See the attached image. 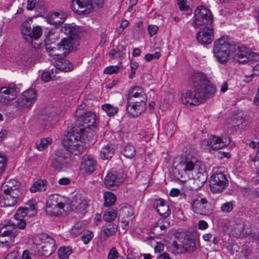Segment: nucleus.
<instances>
[{"label":"nucleus","instance_id":"f257e3e1","mask_svg":"<svg viewBox=\"0 0 259 259\" xmlns=\"http://www.w3.org/2000/svg\"><path fill=\"white\" fill-rule=\"evenodd\" d=\"M213 52L217 60L222 64L228 61L230 54L233 56L234 60L239 63L251 64L259 60L257 53L252 52L244 46L230 44L225 36L214 41Z\"/></svg>","mask_w":259,"mask_h":259},{"label":"nucleus","instance_id":"f03ea898","mask_svg":"<svg viewBox=\"0 0 259 259\" xmlns=\"http://www.w3.org/2000/svg\"><path fill=\"white\" fill-rule=\"evenodd\" d=\"M192 79L194 90L187 91L182 95L181 101L183 104L187 106L199 105L214 95L215 88L203 73L194 72Z\"/></svg>","mask_w":259,"mask_h":259},{"label":"nucleus","instance_id":"7ed1b4c3","mask_svg":"<svg viewBox=\"0 0 259 259\" xmlns=\"http://www.w3.org/2000/svg\"><path fill=\"white\" fill-rule=\"evenodd\" d=\"M174 165L175 177L178 179L182 181H186L187 179L193 180L196 185L195 189L203 186L206 179L203 174L199 172L200 166L196 158L190 155L178 157L175 160Z\"/></svg>","mask_w":259,"mask_h":259},{"label":"nucleus","instance_id":"20e7f679","mask_svg":"<svg viewBox=\"0 0 259 259\" xmlns=\"http://www.w3.org/2000/svg\"><path fill=\"white\" fill-rule=\"evenodd\" d=\"M32 21L31 20L24 22L21 26L22 34L24 38L33 47V49L26 52L22 57L21 62L24 65H33L37 61L38 51L42 47V43L39 39L42 33L40 26H33L31 28Z\"/></svg>","mask_w":259,"mask_h":259},{"label":"nucleus","instance_id":"39448f33","mask_svg":"<svg viewBox=\"0 0 259 259\" xmlns=\"http://www.w3.org/2000/svg\"><path fill=\"white\" fill-rule=\"evenodd\" d=\"M91 138L85 133L76 126L70 128L65 134L62 144L68 151L72 154L77 155L83 152Z\"/></svg>","mask_w":259,"mask_h":259},{"label":"nucleus","instance_id":"423d86ee","mask_svg":"<svg viewBox=\"0 0 259 259\" xmlns=\"http://www.w3.org/2000/svg\"><path fill=\"white\" fill-rule=\"evenodd\" d=\"M81 105L79 106L76 111V116L80 118V123L79 126H76L80 129L82 132H84L85 135L91 138V135L94 133L97 124L96 116L92 112H88L83 114L81 112Z\"/></svg>","mask_w":259,"mask_h":259},{"label":"nucleus","instance_id":"0eeeda50","mask_svg":"<svg viewBox=\"0 0 259 259\" xmlns=\"http://www.w3.org/2000/svg\"><path fill=\"white\" fill-rule=\"evenodd\" d=\"M212 14L211 11L204 6L198 7L195 11L194 19L192 22L194 27L212 26Z\"/></svg>","mask_w":259,"mask_h":259},{"label":"nucleus","instance_id":"6e6552de","mask_svg":"<svg viewBox=\"0 0 259 259\" xmlns=\"http://www.w3.org/2000/svg\"><path fill=\"white\" fill-rule=\"evenodd\" d=\"M176 237L181 243V244H178L176 242L172 243L178 253L192 252L196 249V241L192 238L190 234L185 233H178L176 234Z\"/></svg>","mask_w":259,"mask_h":259},{"label":"nucleus","instance_id":"1a4fd4ad","mask_svg":"<svg viewBox=\"0 0 259 259\" xmlns=\"http://www.w3.org/2000/svg\"><path fill=\"white\" fill-rule=\"evenodd\" d=\"M35 240L36 242L39 241L41 242V249L38 251L39 256H49L56 249L55 240L46 234L37 235Z\"/></svg>","mask_w":259,"mask_h":259},{"label":"nucleus","instance_id":"9d476101","mask_svg":"<svg viewBox=\"0 0 259 259\" xmlns=\"http://www.w3.org/2000/svg\"><path fill=\"white\" fill-rule=\"evenodd\" d=\"M191 208L194 213L201 215L208 216L213 212L211 203L204 197H198L193 200Z\"/></svg>","mask_w":259,"mask_h":259},{"label":"nucleus","instance_id":"9b49d317","mask_svg":"<svg viewBox=\"0 0 259 259\" xmlns=\"http://www.w3.org/2000/svg\"><path fill=\"white\" fill-rule=\"evenodd\" d=\"M72 159L70 154L64 151H58L55 157L52 159L51 166L57 171L71 165Z\"/></svg>","mask_w":259,"mask_h":259},{"label":"nucleus","instance_id":"f8f14e48","mask_svg":"<svg viewBox=\"0 0 259 259\" xmlns=\"http://www.w3.org/2000/svg\"><path fill=\"white\" fill-rule=\"evenodd\" d=\"M210 187L212 192L220 193L222 192L228 184L226 176L221 171H216L211 176Z\"/></svg>","mask_w":259,"mask_h":259},{"label":"nucleus","instance_id":"ddd939ff","mask_svg":"<svg viewBox=\"0 0 259 259\" xmlns=\"http://www.w3.org/2000/svg\"><path fill=\"white\" fill-rule=\"evenodd\" d=\"M124 177L123 172L120 171H112L107 174L104 179V184L109 189L116 190L123 182Z\"/></svg>","mask_w":259,"mask_h":259},{"label":"nucleus","instance_id":"4468645a","mask_svg":"<svg viewBox=\"0 0 259 259\" xmlns=\"http://www.w3.org/2000/svg\"><path fill=\"white\" fill-rule=\"evenodd\" d=\"M49 33H50V32ZM52 36L53 34L47 35L45 42L42 44V47H40V49L44 52H46L49 56L54 57V59L56 60L63 58V54H61L59 51L58 44L56 45L52 42H49L53 39Z\"/></svg>","mask_w":259,"mask_h":259},{"label":"nucleus","instance_id":"2eb2a0df","mask_svg":"<svg viewBox=\"0 0 259 259\" xmlns=\"http://www.w3.org/2000/svg\"><path fill=\"white\" fill-rule=\"evenodd\" d=\"M22 192L21 190L6 192L0 196V207H10L14 206L20 197Z\"/></svg>","mask_w":259,"mask_h":259},{"label":"nucleus","instance_id":"dca6fc26","mask_svg":"<svg viewBox=\"0 0 259 259\" xmlns=\"http://www.w3.org/2000/svg\"><path fill=\"white\" fill-rule=\"evenodd\" d=\"M71 7L78 15H87L93 10L92 0H73Z\"/></svg>","mask_w":259,"mask_h":259},{"label":"nucleus","instance_id":"f3484780","mask_svg":"<svg viewBox=\"0 0 259 259\" xmlns=\"http://www.w3.org/2000/svg\"><path fill=\"white\" fill-rule=\"evenodd\" d=\"M19 90L16 85L11 83L8 87H4L0 89V102L8 103L13 100L17 96Z\"/></svg>","mask_w":259,"mask_h":259},{"label":"nucleus","instance_id":"a211bd4d","mask_svg":"<svg viewBox=\"0 0 259 259\" xmlns=\"http://www.w3.org/2000/svg\"><path fill=\"white\" fill-rule=\"evenodd\" d=\"M213 28L212 26L203 27L196 35L198 42L203 45L210 44L213 39Z\"/></svg>","mask_w":259,"mask_h":259},{"label":"nucleus","instance_id":"6ab92c4d","mask_svg":"<svg viewBox=\"0 0 259 259\" xmlns=\"http://www.w3.org/2000/svg\"><path fill=\"white\" fill-rule=\"evenodd\" d=\"M88 204L86 200L80 195H76L71 202V209L77 213H82L86 209Z\"/></svg>","mask_w":259,"mask_h":259},{"label":"nucleus","instance_id":"aec40b11","mask_svg":"<svg viewBox=\"0 0 259 259\" xmlns=\"http://www.w3.org/2000/svg\"><path fill=\"white\" fill-rule=\"evenodd\" d=\"M230 143V139L228 137H221L215 136H210V144L211 149L217 150L227 147Z\"/></svg>","mask_w":259,"mask_h":259},{"label":"nucleus","instance_id":"412c9836","mask_svg":"<svg viewBox=\"0 0 259 259\" xmlns=\"http://www.w3.org/2000/svg\"><path fill=\"white\" fill-rule=\"evenodd\" d=\"M146 106L143 104H128L127 102L126 106V111L129 116L136 117L141 115L145 110Z\"/></svg>","mask_w":259,"mask_h":259},{"label":"nucleus","instance_id":"4be33fe9","mask_svg":"<svg viewBox=\"0 0 259 259\" xmlns=\"http://www.w3.org/2000/svg\"><path fill=\"white\" fill-rule=\"evenodd\" d=\"M61 31L65 33L70 41L79 33V28L70 24H65L61 27Z\"/></svg>","mask_w":259,"mask_h":259},{"label":"nucleus","instance_id":"5701e85b","mask_svg":"<svg viewBox=\"0 0 259 259\" xmlns=\"http://www.w3.org/2000/svg\"><path fill=\"white\" fill-rule=\"evenodd\" d=\"M96 162L91 156H87L83 157V160L81 163L82 169L85 172L91 174L96 169Z\"/></svg>","mask_w":259,"mask_h":259},{"label":"nucleus","instance_id":"b1692460","mask_svg":"<svg viewBox=\"0 0 259 259\" xmlns=\"http://www.w3.org/2000/svg\"><path fill=\"white\" fill-rule=\"evenodd\" d=\"M54 64L56 69L64 72L70 71L73 69V65L64 58L55 60Z\"/></svg>","mask_w":259,"mask_h":259},{"label":"nucleus","instance_id":"393cba45","mask_svg":"<svg viewBox=\"0 0 259 259\" xmlns=\"http://www.w3.org/2000/svg\"><path fill=\"white\" fill-rule=\"evenodd\" d=\"M156 211L160 215L164 218L168 217L170 214L169 206L165 203L163 199L157 200Z\"/></svg>","mask_w":259,"mask_h":259},{"label":"nucleus","instance_id":"a878e982","mask_svg":"<svg viewBox=\"0 0 259 259\" xmlns=\"http://www.w3.org/2000/svg\"><path fill=\"white\" fill-rule=\"evenodd\" d=\"M169 225L170 222L166 220H160L158 222L157 224L153 227L152 232L153 234L158 236L162 235Z\"/></svg>","mask_w":259,"mask_h":259},{"label":"nucleus","instance_id":"bb28decb","mask_svg":"<svg viewBox=\"0 0 259 259\" xmlns=\"http://www.w3.org/2000/svg\"><path fill=\"white\" fill-rule=\"evenodd\" d=\"M59 51L61 53L63 54V57L65 58L66 55L68 54L71 48H72V42L68 38H64L61 41L58 43Z\"/></svg>","mask_w":259,"mask_h":259},{"label":"nucleus","instance_id":"cd10ccee","mask_svg":"<svg viewBox=\"0 0 259 259\" xmlns=\"http://www.w3.org/2000/svg\"><path fill=\"white\" fill-rule=\"evenodd\" d=\"M144 95H146L142 88L139 87H135L130 90L126 97L127 101H130L131 99H135V98L140 97L142 100H143Z\"/></svg>","mask_w":259,"mask_h":259},{"label":"nucleus","instance_id":"c85d7f7f","mask_svg":"<svg viewBox=\"0 0 259 259\" xmlns=\"http://www.w3.org/2000/svg\"><path fill=\"white\" fill-rule=\"evenodd\" d=\"M64 204L60 202V204H56L46 207V213L50 216H57L61 214V210L63 209Z\"/></svg>","mask_w":259,"mask_h":259},{"label":"nucleus","instance_id":"c756f323","mask_svg":"<svg viewBox=\"0 0 259 259\" xmlns=\"http://www.w3.org/2000/svg\"><path fill=\"white\" fill-rule=\"evenodd\" d=\"M47 181L44 180H39L35 182L30 188V191L32 193L37 191H45L47 189Z\"/></svg>","mask_w":259,"mask_h":259},{"label":"nucleus","instance_id":"7c9ffc66","mask_svg":"<svg viewBox=\"0 0 259 259\" xmlns=\"http://www.w3.org/2000/svg\"><path fill=\"white\" fill-rule=\"evenodd\" d=\"M114 152L115 150L112 146L107 145L102 148L100 152L101 157L104 160L108 159L113 157Z\"/></svg>","mask_w":259,"mask_h":259},{"label":"nucleus","instance_id":"2f4dec72","mask_svg":"<svg viewBox=\"0 0 259 259\" xmlns=\"http://www.w3.org/2000/svg\"><path fill=\"white\" fill-rule=\"evenodd\" d=\"M102 229L105 235L108 237L116 233L117 231V227L113 223L108 222L103 226Z\"/></svg>","mask_w":259,"mask_h":259},{"label":"nucleus","instance_id":"473e14b6","mask_svg":"<svg viewBox=\"0 0 259 259\" xmlns=\"http://www.w3.org/2000/svg\"><path fill=\"white\" fill-rule=\"evenodd\" d=\"M136 148L133 145H127L123 147L121 150V153L126 157L131 158L136 154Z\"/></svg>","mask_w":259,"mask_h":259},{"label":"nucleus","instance_id":"72a5a7b5","mask_svg":"<svg viewBox=\"0 0 259 259\" xmlns=\"http://www.w3.org/2000/svg\"><path fill=\"white\" fill-rule=\"evenodd\" d=\"M20 183L15 180H10L6 182V185L3 186L4 188L7 187L4 189L6 192L14 191L15 190H20L19 189Z\"/></svg>","mask_w":259,"mask_h":259},{"label":"nucleus","instance_id":"f704fd0d","mask_svg":"<svg viewBox=\"0 0 259 259\" xmlns=\"http://www.w3.org/2000/svg\"><path fill=\"white\" fill-rule=\"evenodd\" d=\"M119 213L123 218H128L134 214V211L131 206L126 204L119 209Z\"/></svg>","mask_w":259,"mask_h":259},{"label":"nucleus","instance_id":"c9c22d12","mask_svg":"<svg viewBox=\"0 0 259 259\" xmlns=\"http://www.w3.org/2000/svg\"><path fill=\"white\" fill-rule=\"evenodd\" d=\"M66 16L65 14L59 12H54L51 15L52 20L51 23L54 24H60L62 23L65 20Z\"/></svg>","mask_w":259,"mask_h":259},{"label":"nucleus","instance_id":"e433bc0d","mask_svg":"<svg viewBox=\"0 0 259 259\" xmlns=\"http://www.w3.org/2000/svg\"><path fill=\"white\" fill-rule=\"evenodd\" d=\"M104 205L108 207L113 205L116 201L115 195L111 192H106L104 195Z\"/></svg>","mask_w":259,"mask_h":259},{"label":"nucleus","instance_id":"4c0bfd02","mask_svg":"<svg viewBox=\"0 0 259 259\" xmlns=\"http://www.w3.org/2000/svg\"><path fill=\"white\" fill-rule=\"evenodd\" d=\"M72 253V249L69 246L62 247L58 251V256L60 259H68Z\"/></svg>","mask_w":259,"mask_h":259},{"label":"nucleus","instance_id":"58836bf2","mask_svg":"<svg viewBox=\"0 0 259 259\" xmlns=\"http://www.w3.org/2000/svg\"><path fill=\"white\" fill-rule=\"evenodd\" d=\"M102 108L109 116H114L118 111V107L113 106L110 104L103 105Z\"/></svg>","mask_w":259,"mask_h":259},{"label":"nucleus","instance_id":"ea45409f","mask_svg":"<svg viewBox=\"0 0 259 259\" xmlns=\"http://www.w3.org/2000/svg\"><path fill=\"white\" fill-rule=\"evenodd\" d=\"M32 104L31 102H28L27 100L24 99L23 97L19 98L16 101V106L18 109L21 110L29 108Z\"/></svg>","mask_w":259,"mask_h":259},{"label":"nucleus","instance_id":"a19ab883","mask_svg":"<svg viewBox=\"0 0 259 259\" xmlns=\"http://www.w3.org/2000/svg\"><path fill=\"white\" fill-rule=\"evenodd\" d=\"M116 217V211L112 209H109L104 212L103 218L105 221L111 222L114 220Z\"/></svg>","mask_w":259,"mask_h":259},{"label":"nucleus","instance_id":"79ce46f5","mask_svg":"<svg viewBox=\"0 0 259 259\" xmlns=\"http://www.w3.org/2000/svg\"><path fill=\"white\" fill-rule=\"evenodd\" d=\"M22 97H24V99H25V100H27L29 102H31V104H32L36 97V91L34 89L28 90L23 93Z\"/></svg>","mask_w":259,"mask_h":259},{"label":"nucleus","instance_id":"37998d69","mask_svg":"<svg viewBox=\"0 0 259 259\" xmlns=\"http://www.w3.org/2000/svg\"><path fill=\"white\" fill-rule=\"evenodd\" d=\"M52 142V139L49 138H43L36 143V148L38 150L42 151L45 149V148H47Z\"/></svg>","mask_w":259,"mask_h":259},{"label":"nucleus","instance_id":"c03bdc74","mask_svg":"<svg viewBox=\"0 0 259 259\" xmlns=\"http://www.w3.org/2000/svg\"><path fill=\"white\" fill-rule=\"evenodd\" d=\"M177 130V126L173 122L168 123L165 127V134L168 137H171Z\"/></svg>","mask_w":259,"mask_h":259},{"label":"nucleus","instance_id":"a18cd8bd","mask_svg":"<svg viewBox=\"0 0 259 259\" xmlns=\"http://www.w3.org/2000/svg\"><path fill=\"white\" fill-rule=\"evenodd\" d=\"M29 212V209L28 207H21L19 208L14 217L16 219L19 220L20 218L24 219Z\"/></svg>","mask_w":259,"mask_h":259},{"label":"nucleus","instance_id":"49530a36","mask_svg":"<svg viewBox=\"0 0 259 259\" xmlns=\"http://www.w3.org/2000/svg\"><path fill=\"white\" fill-rule=\"evenodd\" d=\"M234 206L233 202H227L222 205L221 209L223 212H230L233 209Z\"/></svg>","mask_w":259,"mask_h":259},{"label":"nucleus","instance_id":"de8ad7c7","mask_svg":"<svg viewBox=\"0 0 259 259\" xmlns=\"http://www.w3.org/2000/svg\"><path fill=\"white\" fill-rule=\"evenodd\" d=\"M61 202L59 201V198L57 195L51 196L47 200L46 207L50 206L56 204H60Z\"/></svg>","mask_w":259,"mask_h":259},{"label":"nucleus","instance_id":"09e8293b","mask_svg":"<svg viewBox=\"0 0 259 259\" xmlns=\"http://www.w3.org/2000/svg\"><path fill=\"white\" fill-rule=\"evenodd\" d=\"M143 98H144L143 100H142L140 97L135 98V99H131L130 100V101H127V102L128 104H138L139 105L142 103L144 105L146 106L147 102L146 95H144V97Z\"/></svg>","mask_w":259,"mask_h":259},{"label":"nucleus","instance_id":"8fccbe9b","mask_svg":"<svg viewBox=\"0 0 259 259\" xmlns=\"http://www.w3.org/2000/svg\"><path fill=\"white\" fill-rule=\"evenodd\" d=\"M119 69L118 66H109L105 68L104 73L108 74H112L117 73Z\"/></svg>","mask_w":259,"mask_h":259},{"label":"nucleus","instance_id":"3c124183","mask_svg":"<svg viewBox=\"0 0 259 259\" xmlns=\"http://www.w3.org/2000/svg\"><path fill=\"white\" fill-rule=\"evenodd\" d=\"M83 230L80 223H77L72 228V233L75 235L80 234Z\"/></svg>","mask_w":259,"mask_h":259},{"label":"nucleus","instance_id":"603ef678","mask_svg":"<svg viewBox=\"0 0 259 259\" xmlns=\"http://www.w3.org/2000/svg\"><path fill=\"white\" fill-rule=\"evenodd\" d=\"M6 166V158L5 156L0 155V176L4 172Z\"/></svg>","mask_w":259,"mask_h":259},{"label":"nucleus","instance_id":"864d4df0","mask_svg":"<svg viewBox=\"0 0 259 259\" xmlns=\"http://www.w3.org/2000/svg\"><path fill=\"white\" fill-rule=\"evenodd\" d=\"M119 253L115 247H112L108 255V259H115L118 257Z\"/></svg>","mask_w":259,"mask_h":259},{"label":"nucleus","instance_id":"5fc2aeb1","mask_svg":"<svg viewBox=\"0 0 259 259\" xmlns=\"http://www.w3.org/2000/svg\"><path fill=\"white\" fill-rule=\"evenodd\" d=\"M158 30V27L156 25H149L148 27V33L151 37L155 35Z\"/></svg>","mask_w":259,"mask_h":259},{"label":"nucleus","instance_id":"6e6d98bb","mask_svg":"<svg viewBox=\"0 0 259 259\" xmlns=\"http://www.w3.org/2000/svg\"><path fill=\"white\" fill-rule=\"evenodd\" d=\"M185 0H178V4L181 11H187L189 8L186 4Z\"/></svg>","mask_w":259,"mask_h":259},{"label":"nucleus","instance_id":"4d7b16f0","mask_svg":"<svg viewBox=\"0 0 259 259\" xmlns=\"http://www.w3.org/2000/svg\"><path fill=\"white\" fill-rule=\"evenodd\" d=\"M200 146L202 148L205 150H211V147L210 144V141L205 139L201 141Z\"/></svg>","mask_w":259,"mask_h":259},{"label":"nucleus","instance_id":"13d9d810","mask_svg":"<svg viewBox=\"0 0 259 259\" xmlns=\"http://www.w3.org/2000/svg\"><path fill=\"white\" fill-rule=\"evenodd\" d=\"M249 238L252 241L259 243V232L251 233L249 236Z\"/></svg>","mask_w":259,"mask_h":259},{"label":"nucleus","instance_id":"bf43d9fd","mask_svg":"<svg viewBox=\"0 0 259 259\" xmlns=\"http://www.w3.org/2000/svg\"><path fill=\"white\" fill-rule=\"evenodd\" d=\"M41 78L45 82H48L52 79V76L49 72L44 71L42 73Z\"/></svg>","mask_w":259,"mask_h":259},{"label":"nucleus","instance_id":"052dcab7","mask_svg":"<svg viewBox=\"0 0 259 259\" xmlns=\"http://www.w3.org/2000/svg\"><path fill=\"white\" fill-rule=\"evenodd\" d=\"M93 237V234L92 233L90 232L86 235H82L81 236V240L84 244H88L89 241L92 239Z\"/></svg>","mask_w":259,"mask_h":259},{"label":"nucleus","instance_id":"680f3d73","mask_svg":"<svg viewBox=\"0 0 259 259\" xmlns=\"http://www.w3.org/2000/svg\"><path fill=\"white\" fill-rule=\"evenodd\" d=\"M18 220L19 221L17 224V227L21 229H25L26 226V222L25 219L20 218Z\"/></svg>","mask_w":259,"mask_h":259},{"label":"nucleus","instance_id":"e2e57ef3","mask_svg":"<svg viewBox=\"0 0 259 259\" xmlns=\"http://www.w3.org/2000/svg\"><path fill=\"white\" fill-rule=\"evenodd\" d=\"M26 205L29 207V211H32V214H34L35 212V206L33 201H29L26 203Z\"/></svg>","mask_w":259,"mask_h":259},{"label":"nucleus","instance_id":"0e129e2a","mask_svg":"<svg viewBox=\"0 0 259 259\" xmlns=\"http://www.w3.org/2000/svg\"><path fill=\"white\" fill-rule=\"evenodd\" d=\"M207 223L203 220H200L198 223V228L200 230H204L208 228Z\"/></svg>","mask_w":259,"mask_h":259},{"label":"nucleus","instance_id":"69168bd1","mask_svg":"<svg viewBox=\"0 0 259 259\" xmlns=\"http://www.w3.org/2000/svg\"><path fill=\"white\" fill-rule=\"evenodd\" d=\"M36 0H28L27 5V9L28 10H32L35 7Z\"/></svg>","mask_w":259,"mask_h":259},{"label":"nucleus","instance_id":"338daca9","mask_svg":"<svg viewBox=\"0 0 259 259\" xmlns=\"http://www.w3.org/2000/svg\"><path fill=\"white\" fill-rule=\"evenodd\" d=\"M17 256V252L13 251L8 253L4 259H20Z\"/></svg>","mask_w":259,"mask_h":259},{"label":"nucleus","instance_id":"774afa93","mask_svg":"<svg viewBox=\"0 0 259 259\" xmlns=\"http://www.w3.org/2000/svg\"><path fill=\"white\" fill-rule=\"evenodd\" d=\"M17 256V252L13 251L8 253L4 259H20Z\"/></svg>","mask_w":259,"mask_h":259}]
</instances>
